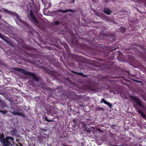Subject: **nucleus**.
Masks as SVG:
<instances>
[{"label": "nucleus", "instance_id": "2f4dec72", "mask_svg": "<svg viewBox=\"0 0 146 146\" xmlns=\"http://www.w3.org/2000/svg\"><path fill=\"white\" fill-rule=\"evenodd\" d=\"M129 58H133L132 56H131V55H129Z\"/></svg>", "mask_w": 146, "mask_h": 146}, {"label": "nucleus", "instance_id": "e433bc0d", "mask_svg": "<svg viewBox=\"0 0 146 146\" xmlns=\"http://www.w3.org/2000/svg\"><path fill=\"white\" fill-rule=\"evenodd\" d=\"M42 2H43V3H45V4L46 3H45V2H44V1H43V0H42Z\"/></svg>", "mask_w": 146, "mask_h": 146}, {"label": "nucleus", "instance_id": "7c9ffc66", "mask_svg": "<svg viewBox=\"0 0 146 146\" xmlns=\"http://www.w3.org/2000/svg\"><path fill=\"white\" fill-rule=\"evenodd\" d=\"M136 146H140V145L139 143L137 144L136 145Z\"/></svg>", "mask_w": 146, "mask_h": 146}, {"label": "nucleus", "instance_id": "2eb2a0df", "mask_svg": "<svg viewBox=\"0 0 146 146\" xmlns=\"http://www.w3.org/2000/svg\"><path fill=\"white\" fill-rule=\"evenodd\" d=\"M102 35L104 36L107 37L109 38V37L111 36V34L110 33H104L102 34Z\"/></svg>", "mask_w": 146, "mask_h": 146}, {"label": "nucleus", "instance_id": "393cba45", "mask_svg": "<svg viewBox=\"0 0 146 146\" xmlns=\"http://www.w3.org/2000/svg\"><path fill=\"white\" fill-rule=\"evenodd\" d=\"M44 118L45 120L48 122H50L52 121V120H49L48 119L47 117L45 116Z\"/></svg>", "mask_w": 146, "mask_h": 146}, {"label": "nucleus", "instance_id": "f8f14e48", "mask_svg": "<svg viewBox=\"0 0 146 146\" xmlns=\"http://www.w3.org/2000/svg\"><path fill=\"white\" fill-rule=\"evenodd\" d=\"M123 54L122 53H121L118 55L117 56V59L120 60H122L123 59Z\"/></svg>", "mask_w": 146, "mask_h": 146}, {"label": "nucleus", "instance_id": "bb28decb", "mask_svg": "<svg viewBox=\"0 0 146 146\" xmlns=\"http://www.w3.org/2000/svg\"><path fill=\"white\" fill-rule=\"evenodd\" d=\"M141 2L143 3L144 4H146V0H139Z\"/></svg>", "mask_w": 146, "mask_h": 146}, {"label": "nucleus", "instance_id": "39448f33", "mask_svg": "<svg viewBox=\"0 0 146 146\" xmlns=\"http://www.w3.org/2000/svg\"><path fill=\"white\" fill-rule=\"evenodd\" d=\"M53 12V13H58L59 12H62L64 13H65L68 12H75V11L70 9H68V10H63L61 9H59L56 11H54Z\"/></svg>", "mask_w": 146, "mask_h": 146}, {"label": "nucleus", "instance_id": "72a5a7b5", "mask_svg": "<svg viewBox=\"0 0 146 146\" xmlns=\"http://www.w3.org/2000/svg\"><path fill=\"white\" fill-rule=\"evenodd\" d=\"M136 82H141V81H137V80H136Z\"/></svg>", "mask_w": 146, "mask_h": 146}, {"label": "nucleus", "instance_id": "c85d7f7f", "mask_svg": "<svg viewBox=\"0 0 146 146\" xmlns=\"http://www.w3.org/2000/svg\"><path fill=\"white\" fill-rule=\"evenodd\" d=\"M86 119L88 120H90L91 118L90 117H88V118H86Z\"/></svg>", "mask_w": 146, "mask_h": 146}, {"label": "nucleus", "instance_id": "cd10ccee", "mask_svg": "<svg viewBox=\"0 0 146 146\" xmlns=\"http://www.w3.org/2000/svg\"><path fill=\"white\" fill-rule=\"evenodd\" d=\"M9 112L12 114H13L14 115H17V114H16L17 113V112H16L15 111L14 112H11V111H9Z\"/></svg>", "mask_w": 146, "mask_h": 146}, {"label": "nucleus", "instance_id": "0eeeda50", "mask_svg": "<svg viewBox=\"0 0 146 146\" xmlns=\"http://www.w3.org/2000/svg\"><path fill=\"white\" fill-rule=\"evenodd\" d=\"M102 102H103L106 104L110 108H111L113 107L112 105L111 104L107 101L104 98H102L100 101L101 103H102Z\"/></svg>", "mask_w": 146, "mask_h": 146}, {"label": "nucleus", "instance_id": "4c0bfd02", "mask_svg": "<svg viewBox=\"0 0 146 146\" xmlns=\"http://www.w3.org/2000/svg\"><path fill=\"white\" fill-rule=\"evenodd\" d=\"M113 126H115V125H112Z\"/></svg>", "mask_w": 146, "mask_h": 146}, {"label": "nucleus", "instance_id": "a19ab883", "mask_svg": "<svg viewBox=\"0 0 146 146\" xmlns=\"http://www.w3.org/2000/svg\"><path fill=\"white\" fill-rule=\"evenodd\" d=\"M115 49H113V50H115Z\"/></svg>", "mask_w": 146, "mask_h": 146}, {"label": "nucleus", "instance_id": "f3484780", "mask_svg": "<svg viewBox=\"0 0 146 146\" xmlns=\"http://www.w3.org/2000/svg\"><path fill=\"white\" fill-rule=\"evenodd\" d=\"M16 114H17V115L21 116L24 118L26 117L25 115L23 113H22L21 112V113L17 112V113Z\"/></svg>", "mask_w": 146, "mask_h": 146}, {"label": "nucleus", "instance_id": "423d86ee", "mask_svg": "<svg viewBox=\"0 0 146 146\" xmlns=\"http://www.w3.org/2000/svg\"><path fill=\"white\" fill-rule=\"evenodd\" d=\"M30 17L36 23L38 24V22L37 20L36 19V18L35 16L34 15L32 11L31 10L30 11V14H29Z\"/></svg>", "mask_w": 146, "mask_h": 146}, {"label": "nucleus", "instance_id": "f03ea898", "mask_svg": "<svg viewBox=\"0 0 146 146\" xmlns=\"http://www.w3.org/2000/svg\"><path fill=\"white\" fill-rule=\"evenodd\" d=\"M14 140L13 137L10 136H7L5 139H4L1 141L2 146H10L11 142Z\"/></svg>", "mask_w": 146, "mask_h": 146}, {"label": "nucleus", "instance_id": "aec40b11", "mask_svg": "<svg viewBox=\"0 0 146 146\" xmlns=\"http://www.w3.org/2000/svg\"><path fill=\"white\" fill-rule=\"evenodd\" d=\"M4 135L3 134L1 135L0 134V142L2 141V140H3L4 138Z\"/></svg>", "mask_w": 146, "mask_h": 146}, {"label": "nucleus", "instance_id": "ddd939ff", "mask_svg": "<svg viewBox=\"0 0 146 146\" xmlns=\"http://www.w3.org/2000/svg\"><path fill=\"white\" fill-rule=\"evenodd\" d=\"M0 37L5 42L7 43H9V42L6 39H5L4 36H3V35L0 33Z\"/></svg>", "mask_w": 146, "mask_h": 146}, {"label": "nucleus", "instance_id": "4be33fe9", "mask_svg": "<svg viewBox=\"0 0 146 146\" xmlns=\"http://www.w3.org/2000/svg\"><path fill=\"white\" fill-rule=\"evenodd\" d=\"M0 112L3 114H5L7 113V111L5 110H0Z\"/></svg>", "mask_w": 146, "mask_h": 146}, {"label": "nucleus", "instance_id": "dca6fc26", "mask_svg": "<svg viewBox=\"0 0 146 146\" xmlns=\"http://www.w3.org/2000/svg\"><path fill=\"white\" fill-rule=\"evenodd\" d=\"M17 130L16 129H13L11 131V134L12 135H16Z\"/></svg>", "mask_w": 146, "mask_h": 146}, {"label": "nucleus", "instance_id": "58836bf2", "mask_svg": "<svg viewBox=\"0 0 146 146\" xmlns=\"http://www.w3.org/2000/svg\"><path fill=\"white\" fill-rule=\"evenodd\" d=\"M99 129V131H101V130L100 129Z\"/></svg>", "mask_w": 146, "mask_h": 146}, {"label": "nucleus", "instance_id": "4468645a", "mask_svg": "<svg viewBox=\"0 0 146 146\" xmlns=\"http://www.w3.org/2000/svg\"><path fill=\"white\" fill-rule=\"evenodd\" d=\"M64 45H65L64 47L67 52V53H68V54H69L70 52L69 48L68 46L66 44V43H65Z\"/></svg>", "mask_w": 146, "mask_h": 146}, {"label": "nucleus", "instance_id": "473e14b6", "mask_svg": "<svg viewBox=\"0 0 146 146\" xmlns=\"http://www.w3.org/2000/svg\"><path fill=\"white\" fill-rule=\"evenodd\" d=\"M27 54L29 56L30 55V53L29 52H27Z\"/></svg>", "mask_w": 146, "mask_h": 146}, {"label": "nucleus", "instance_id": "6e6552de", "mask_svg": "<svg viewBox=\"0 0 146 146\" xmlns=\"http://www.w3.org/2000/svg\"><path fill=\"white\" fill-rule=\"evenodd\" d=\"M103 12L108 15H110L111 13V11L107 7L105 8L103 10Z\"/></svg>", "mask_w": 146, "mask_h": 146}, {"label": "nucleus", "instance_id": "f704fd0d", "mask_svg": "<svg viewBox=\"0 0 146 146\" xmlns=\"http://www.w3.org/2000/svg\"><path fill=\"white\" fill-rule=\"evenodd\" d=\"M82 124H82V126H85V125H84V124H85V123H82Z\"/></svg>", "mask_w": 146, "mask_h": 146}, {"label": "nucleus", "instance_id": "ea45409f", "mask_svg": "<svg viewBox=\"0 0 146 146\" xmlns=\"http://www.w3.org/2000/svg\"><path fill=\"white\" fill-rule=\"evenodd\" d=\"M133 106H134L135 107V104H133Z\"/></svg>", "mask_w": 146, "mask_h": 146}, {"label": "nucleus", "instance_id": "9d476101", "mask_svg": "<svg viewBox=\"0 0 146 146\" xmlns=\"http://www.w3.org/2000/svg\"><path fill=\"white\" fill-rule=\"evenodd\" d=\"M126 30V29L125 28L123 27L122 26H121L119 28V31L120 33L122 34H123L125 32Z\"/></svg>", "mask_w": 146, "mask_h": 146}, {"label": "nucleus", "instance_id": "a211bd4d", "mask_svg": "<svg viewBox=\"0 0 146 146\" xmlns=\"http://www.w3.org/2000/svg\"><path fill=\"white\" fill-rule=\"evenodd\" d=\"M108 21L110 22L111 23L113 24H117V23L115 21H114L113 20H111L110 19L108 20Z\"/></svg>", "mask_w": 146, "mask_h": 146}, {"label": "nucleus", "instance_id": "a878e982", "mask_svg": "<svg viewBox=\"0 0 146 146\" xmlns=\"http://www.w3.org/2000/svg\"><path fill=\"white\" fill-rule=\"evenodd\" d=\"M77 120H76V119H74L73 121L74 122V123H75V125H77L78 123H77Z\"/></svg>", "mask_w": 146, "mask_h": 146}, {"label": "nucleus", "instance_id": "412c9836", "mask_svg": "<svg viewBox=\"0 0 146 146\" xmlns=\"http://www.w3.org/2000/svg\"><path fill=\"white\" fill-rule=\"evenodd\" d=\"M69 56L71 57V58L74 59V57L76 56V55L74 54H71Z\"/></svg>", "mask_w": 146, "mask_h": 146}, {"label": "nucleus", "instance_id": "7ed1b4c3", "mask_svg": "<svg viewBox=\"0 0 146 146\" xmlns=\"http://www.w3.org/2000/svg\"><path fill=\"white\" fill-rule=\"evenodd\" d=\"M130 98L132 100L134 101L136 105L138 106L139 107H143V105L142 104L141 100L137 98L136 96H130Z\"/></svg>", "mask_w": 146, "mask_h": 146}, {"label": "nucleus", "instance_id": "f257e3e1", "mask_svg": "<svg viewBox=\"0 0 146 146\" xmlns=\"http://www.w3.org/2000/svg\"><path fill=\"white\" fill-rule=\"evenodd\" d=\"M14 70L26 75H29L36 82H39V80L35 74L34 73L31 72L27 71L26 70L20 68H15Z\"/></svg>", "mask_w": 146, "mask_h": 146}, {"label": "nucleus", "instance_id": "6ab92c4d", "mask_svg": "<svg viewBox=\"0 0 146 146\" xmlns=\"http://www.w3.org/2000/svg\"><path fill=\"white\" fill-rule=\"evenodd\" d=\"M19 21L20 22H21V23H22L23 24H24V25H25L27 26H28V24L27 23H26V22H25L24 21L22 20L21 19H20V20H19Z\"/></svg>", "mask_w": 146, "mask_h": 146}, {"label": "nucleus", "instance_id": "20e7f679", "mask_svg": "<svg viewBox=\"0 0 146 146\" xmlns=\"http://www.w3.org/2000/svg\"><path fill=\"white\" fill-rule=\"evenodd\" d=\"M110 56L108 57V59L110 60H113L114 58V54L113 52H109L108 50L107 52H106V53L104 54V56Z\"/></svg>", "mask_w": 146, "mask_h": 146}, {"label": "nucleus", "instance_id": "c756f323", "mask_svg": "<svg viewBox=\"0 0 146 146\" xmlns=\"http://www.w3.org/2000/svg\"><path fill=\"white\" fill-rule=\"evenodd\" d=\"M86 131L87 132H88L89 133H90V132L91 131V130H89V129L87 130Z\"/></svg>", "mask_w": 146, "mask_h": 146}, {"label": "nucleus", "instance_id": "1a4fd4ad", "mask_svg": "<svg viewBox=\"0 0 146 146\" xmlns=\"http://www.w3.org/2000/svg\"><path fill=\"white\" fill-rule=\"evenodd\" d=\"M136 110L137 112L140 114L141 116L144 118H145L146 116L140 110V109L139 108H136Z\"/></svg>", "mask_w": 146, "mask_h": 146}, {"label": "nucleus", "instance_id": "5701e85b", "mask_svg": "<svg viewBox=\"0 0 146 146\" xmlns=\"http://www.w3.org/2000/svg\"><path fill=\"white\" fill-rule=\"evenodd\" d=\"M96 110H101L102 111L104 110V109L102 107H99L96 108Z\"/></svg>", "mask_w": 146, "mask_h": 146}, {"label": "nucleus", "instance_id": "c9c22d12", "mask_svg": "<svg viewBox=\"0 0 146 146\" xmlns=\"http://www.w3.org/2000/svg\"><path fill=\"white\" fill-rule=\"evenodd\" d=\"M2 16L1 15H0V19H1V18H2Z\"/></svg>", "mask_w": 146, "mask_h": 146}, {"label": "nucleus", "instance_id": "9b49d317", "mask_svg": "<svg viewBox=\"0 0 146 146\" xmlns=\"http://www.w3.org/2000/svg\"><path fill=\"white\" fill-rule=\"evenodd\" d=\"M72 72L74 74H76L78 75H80L83 76L84 77H86V76H85L84 74L82 73L81 72H75L74 71H72Z\"/></svg>", "mask_w": 146, "mask_h": 146}, {"label": "nucleus", "instance_id": "b1692460", "mask_svg": "<svg viewBox=\"0 0 146 146\" xmlns=\"http://www.w3.org/2000/svg\"><path fill=\"white\" fill-rule=\"evenodd\" d=\"M60 23V22L57 21H55L54 23V25H57Z\"/></svg>", "mask_w": 146, "mask_h": 146}]
</instances>
